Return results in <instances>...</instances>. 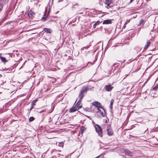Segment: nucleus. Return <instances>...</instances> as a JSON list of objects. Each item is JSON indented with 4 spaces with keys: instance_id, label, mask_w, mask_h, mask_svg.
<instances>
[{
    "instance_id": "nucleus-16",
    "label": "nucleus",
    "mask_w": 158,
    "mask_h": 158,
    "mask_svg": "<svg viewBox=\"0 0 158 158\" xmlns=\"http://www.w3.org/2000/svg\"><path fill=\"white\" fill-rule=\"evenodd\" d=\"M76 106H77V108L80 109L82 107V105L81 104V103H79V102H77L76 105Z\"/></svg>"
},
{
    "instance_id": "nucleus-25",
    "label": "nucleus",
    "mask_w": 158,
    "mask_h": 158,
    "mask_svg": "<svg viewBox=\"0 0 158 158\" xmlns=\"http://www.w3.org/2000/svg\"><path fill=\"white\" fill-rule=\"evenodd\" d=\"M3 8V5L2 4H0V12L2 10Z\"/></svg>"
},
{
    "instance_id": "nucleus-6",
    "label": "nucleus",
    "mask_w": 158,
    "mask_h": 158,
    "mask_svg": "<svg viewBox=\"0 0 158 158\" xmlns=\"http://www.w3.org/2000/svg\"><path fill=\"white\" fill-rule=\"evenodd\" d=\"M113 88V87L112 86L110 85H105L104 89L107 91H110Z\"/></svg>"
},
{
    "instance_id": "nucleus-14",
    "label": "nucleus",
    "mask_w": 158,
    "mask_h": 158,
    "mask_svg": "<svg viewBox=\"0 0 158 158\" xmlns=\"http://www.w3.org/2000/svg\"><path fill=\"white\" fill-rule=\"evenodd\" d=\"M111 0H105V3L106 4L110 5L111 3Z\"/></svg>"
},
{
    "instance_id": "nucleus-8",
    "label": "nucleus",
    "mask_w": 158,
    "mask_h": 158,
    "mask_svg": "<svg viewBox=\"0 0 158 158\" xmlns=\"http://www.w3.org/2000/svg\"><path fill=\"white\" fill-rule=\"evenodd\" d=\"M125 152L126 155L130 156H133V154L128 150H125Z\"/></svg>"
},
{
    "instance_id": "nucleus-34",
    "label": "nucleus",
    "mask_w": 158,
    "mask_h": 158,
    "mask_svg": "<svg viewBox=\"0 0 158 158\" xmlns=\"http://www.w3.org/2000/svg\"><path fill=\"white\" fill-rule=\"evenodd\" d=\"M99 156H98V157H96V158H98V157Z\"/></svg>"
},
{
    "instance_id": "nucleus-18",
    "label": "nucleus",
    "mask_w": 158,
    "mask_h": 158,
    "mask_svg": "<svg viewBox=\"0 0 158 158\" xmlns=\"http://www.w3.org/2000/svg\"><path fill=\"white\" fill-rule=\"evenodd\" d=\"M48 15H44V16L42 18L41 20L42 21H45Z\"/></svg>"
},
{
    "instance_id": "nucleus-31",
    "label": "nucleus",
    "mask_w": 158,
    "mask_h": 158,
    "mask_svg": "<svg viewBox=\"0 0 158 158\" xmlns=\"http://www.w3.org/2000/svg\"><path fill=\"white\" fill-rule=\"evenodd\" d=\"M133 1V0H131L130 1V2H132Z\"/></svg>"
},
{
    "instance_id": "nucleus-29",
    "label": "nucleus",
    "mask_w": 158,
    "mask_h": 158,
    "mask_svg": "<svg viewBox=\"0 0 158 158\" xmlns=\"http://www.w3.org/2000/svg\"><path fill=\"white\" fill-rule=\"evenodd\" d=\"M63 0H59L58 2H63Z\"/></svg>"
},
{
    "instance_id": "nucleus-17",
    "label": "nucleus",
    "mask_w": 158,
    "mask_h": 158,
    "mask_svg": "<svg viewBox=\"0 0 158 158\" xmlns=\"http://www.w3.org/2000/svg\"><path fill=\"white\" fill-rule=\"evenodd\" d=\"M0 59L1 61L3 62H6L7 61L6 58L4 57H1Z\"/></svg>"
},
{
    "instance_id": "nucleus-13",
    "label": "nucleus",
    "mask_w": 158,
    "mask_h": 158,
    "mask_svg": "<svg viewBox=\"0 0 158 158\" xmlns=\"http://www.w3.org/2000/svg\"><path fill=\"white\" fill-rule=\"evenodd\" d=\"M100 22L99 21V20L97 21L94 24V25H93V27L94 28H95L96 27V26L97 25H98L100 24Z\"/></svg>"
},
{
    "instance_id": "nucleus-1",
    "label": "nucleus",
    "mask_w": 158,
    "mask_h": 158,
    "mask_svg": "<svg viewBox=\"0 0 158 158\" xmlns=\"http://www.w3.org/2000/svg\"><path fill=\"white\" fill-rule=\"evenodd\" d=\"M95 130L100 137H103L102 130V127L98 125L95 124Z\"/></svg>"
},
{
    "instance_id": "nucleus-3",
    "label": "nucleus",
    "mask_w": 158,
    "mask_h": 158,
    "mask_svg": "<svg viewBox=\"0 0 158 158\" xmlns=\"http://www.w3.org/2000/svg\"><path fill=\"white\" fill-rule=\"evenodd\" d=\"M106 127V131L107 132V134L109 136L112 135H113V132L111 128L110 125H108Z\"/></svg>"
},
{
    "instance_id": "nucleus-2",
    "label": "nucleus",
    "mask_w": 158,
    "mask_h": 158,
    "mask_svg": "<svg viewBox=\"0 0 158 158\" xmlns=\"http://www.w3.org/2000/svg\"><path fill=\"white\" fill-rule=\"evenodd\" d=\"M93 106L92 107L93 108L94 106L93 111L95 112V110H97L102 108L101 106V104L100 103L98 102H94L93 103Z\"/></svg>"
},
{
    "instance_id": "nucleus-20",
    "label": "nucleus",
    "mask_w": 158,
    "mask_h": 158,
    "mask_svg": "<svg viewBox=\"0 0 158 158\" xmlns=\"http://www.w3.org/2000/svg\"><path fill=\"white\" fill-rule=\"evenodd\" d=\"M144 22V20L143 19H141L139 22V24H138L139 26L143 24Z\"/></svg>"
},
{
    "instance_id": "nucleus-26",
    "label": "nucleus",
    "mask_w": 158,
    "mask_h": 158,
    "mask_svg": "<svg viewBox=\"0 0 158 158\" xmlns=\"http://www.w3.org/2000/svg\"><path fill=\"white\" fill-rule=\"evenodd\" d=\"M130 22V20L129 19H128V20H127L126 22L125 23V25H127L128 23H129Z\"/></svg>"
},
{
    "instance_id": "nucleus-10",
    "label": "nucleus",
    "mask_w": 158,
    "mask_h": 158,
    "mask_svg": "<svg viewBox=\"0 0 158 158\" xmlns=\"http://www.w3.org/2000/svg\"><path fill=\"white\" fill-rule=\"evenodd\" d=\"M150 44V40L148 41L144 48V49H146L149 46Z\"/></svg>"
},
{
    "instance_id": "nucleus-32",
    "label": "nucleus",
    "mask_w": 158,
    "mask_h": 158,
    "mask_svg": "<svg viewBox=\"0 0 158 158\" xmlns=\"http://www.w3.org/2000/svg\"><path fill=\"white\" fill-rule=\"evenodd\" d=\"M104 124H103V126H102V127H103V128L104 129Z\"/></svg>"
},
{
    "instance_id": "nucleus-4",
    "label": "nucleus",
    "mask_w": 158,
    "mask_h": 158,
    "mask_svg": "<svg viewBox=\"0 0 158 158\" xmlns=\"http://www.w3.org/2000/svg\"><path fill=\"white\" fill-rule=\"evenodd\" d=\"M97 110H95V112L99 113L102 116L104 117L105 115V113L104 110L102 107Z\"/></svg>"
},
{
    "instance_id": "nucleus-11",
    "label": "nucleus",
    "mask_w": 158,
    "mask_h": 158,
    "mask_svg": "<svg viewBox=\"0 0 158 158\" xmlns=\"http://www.w3.org/2000/svg\"><path fill=\"white\" fill-rule=\"evenodd\" d=\"M86 129V128L84 126L81 127L80 128V132L82 134L84 131H85Z\"/></svg>"
},
{
    "instance_id": "nucleus-24",
    "label": "nucleus",
    "mask_w": 158,
    "mask_h": 158,
    "mask_svg": "<svg viewBox=\"0 0 158 158\" xmlns=\"http://www.w3.org/2000/svg\"><path fill=\"white\" fill-rule=\"evenodd\" d=\"M58 145L60 147H63L64 145V143L63 142L59 143Z\"/></svg>"
},
{
    "instance_id": "nucleus-21",
    "label": "nucleus",
    "mask_w": 158,
    "mask_h": 158,
    "mask_svg": "<svg viewBox=\"0 0 158 158\" xmlns=\"http://www.w3.org/2000/svg\"><path fill=\"white\" fill-rule=\"evenodd\" d=\"M37 101V100L36 99L33 100L32 102V103H31V106H34L35 105V102Z\"/></svg>"
},
{
    "instance_id": "nucleus-23",
    "label": "nucleus",
    "mask_w": 158,
    "mask_h": 158,
    "mask_svg": "<svg viewBox=\"0 0 158 158\" xmlns=\"http://www.w3.org/2000/svg\"><path fill=\"white\" fill-rule=\"evenodd\" d=\"M34 119V118L33 117H31L29 118V120L30 122H31L33 121Z\"/></svg>"
},
{
    "instance_id": "nucleus-30",
    "label": "nucleus",
    "mask_w": 158,
    "mask_h": 158,
    "mask_svg": "<svg viewBox=\"0 0 158 158\" xmlns=\"http://www.w3.org/2000/svg\"><path fill=\"white\" fill-rule=\"evenodd\" d=\"M33 106H31V107L30 108V110H31L33 108Z\"/></svg>"
},
{
    "instance_id": "nucleus-33",
    "label": "nucleus",
    "mask_w": 158,
    "mask_h": 158,
    "mask_svg": "<svg viewBox=\"0 0 158 158\" xmlns=\"http://www.w3.org/2000/svg\"><path fill=\"white\" fill-rule=\"evenodd\" d=\"M76 5L78 6V5L77 4H75V5H74V6H76Z\"/></svg>"
},
{
    "instance_id": "nucleus-15",
    "label": "nucleus",
    "mask_w": 158,
    "mask_h": 158,
    "mask_svg": "<svg viewBox=\"0 0 158 158\" xmlns=\"http://www.w3.org/2000/svg\"><path fill=\"white\" fill-rule=\"evenodd\" d=\"M114 100L113 99H112L110 101V107L111 109L112 108V106L114 102Z\"/></svg>"
},
{
    "instance_id": "nucleus-12",
    "label": "nucleus",
    "mask_w": 158,
    "mask_h": 158,
    "mask_svg": "<svg viewBox=\"0 0 158 158\" xmlns=\"http://www.w3.org/2000/svg\"><path fill=\"white\" fill-rule=\"evenodd\" d=\"M44 30L47 33H51V29L50 28H44Z\"/></svg>"
},
{
    "instance_id": "nucleus-22",
    "label": "nucleus",
    "mask_w": 158,
    "mask_h": 158,
    "mask_svg": "<svg viewBox=\"0 0 158 158\" xmlns=\"http://www.w3.org/2000/svg\"><path fill=\"white\" fill-rule=\"evenodd\" d=\"M158 88V84L155 85L154 86V87L153 88V89L154 90H156Z\"/></svg>"
},
{
    "instance_id": "nucleus-5",
    "label": "nucleus",
    "mask_w": 158,
    "mask_h": 158,
    "mask_svg": "<svg viewBox=\"0 0 158 158\" xmlns=\"http://www.w3.org/2000/svg\"><path fill=\"white\" fill-rule=\"evenodd\" d=\"M89 90V89L86 87H84L81 89L79 95L84 96L85 93H86L87 91Z\"/></svg>"
},
{
    "instance_id": "nucleus-9",
    "label": "nucleus",
    "mask_w": 158,
    "mask_h": 158,
    "mask_svg": "<svg viewBox=\"0 0 158 158\" xmlns=\"http://www.w3.org/2000/svg\"><path fill=\"white\" fill-rule=\"evenodd\" d=\"M111 21L110 19H107L104 20L103 22V24H109L111 23Z\"/></svg>"
},
{
    "instance_id": "nucleus-19",
    "label": "nucleus",
    "mask_w": 158,
    "mask_h": 158,
    "mask_svg": "<svg viewBox=\"0 0 158 158\" xmlns=\"http://www.w3.org/2000/svg\"><path fill=\"white\" fill-rule=\"evenodd\" d=\"M83 96H81V95H80L79 94V100L78 101V102H79V103H81V99L83 98Z\"/></svg>"
},
{
    "instance_id": "nucleus-27",
    "label": "nucleus",
    "mask_w": 158,
    "mask_h": 158,
    "mask_svg": "<svg viewBox=\"0 0 158 158\" xmlns=\"http://www.w3.org/2000/svg\"><path fill=\"white\" fill-rule=\"evenodd\" d=\"M107 5L106 6V7L108 9H109L110 7V5Z\"/></svg>"
},
{
    "instance_id": "nucleus-28",
    "label": "nucleus",
    "mask_w": 158,
    "mask_h": 158,
    "mask_svg": "<svg viewBox=\"0 0 158 158\" xmlns=\"http://www.w3.org/2000/svg\"><path fill=\"white\" fill-rule=\"evenodd\" d=\"M126 25H125V24L124 23V25L123 27L124 28H125Z\"/></svg>"
},
{
    "instance_id": "nucleus-7",
    "label": "nucleus",
    "mask_w": 158,
    "mask_h": 158,
    "mask_svg": "<svg viewBox=\"0 0 158 158\" xmlns=\"http://www.w3.org/2000/svg\"><path fill=\"white\" fill-rule=\"evenodd\" d=\"M79 109V108H77V106L75 105L74 107L71 108L69 111L70 112H73Z\"/></svg>"
}]
</instances>
